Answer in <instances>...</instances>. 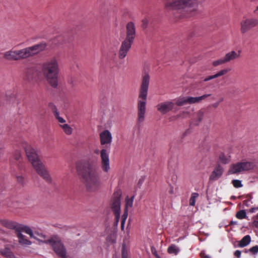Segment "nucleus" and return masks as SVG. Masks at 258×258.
Masks as SVG:
<instances>
[{
    "label": "nucleus",
    "instance_id": "f257e3e1",
    "mask_svg": "<svg viewBox=\"0 0 258 258\" xmlns=\"http://www.w3.org/2000/svg\"><path fill=\"white\" fill-rule=\"evenodd\" d=\"M150 77L148 74L143 75L139 90L137 104V122L140 124L145 119L146 103Z\"/></svg>",
    "mask_w": 258,
    "mask_h": 258
},
{
    "label": "nucleus",
    "instance_id": "f03ea898",
    "mask_svg": "<svg viewBox=\"0 0 258 258\" xmlns=\"http://www.w3.org/2000/svg\"><path fill=\"white\" fill-rule=\"evenodd\" d=\"M29 162L36 172L47 180L51 179L48 171L41 161L36 150L28 143L23 142L22 145Z\"/></svg>",
    "mask_w": 258,
    "mask_h": 258
},
{
    "label": "nucleus",
    "instance_id": "7ed1b4c3",
    "mask_svg": "<svg viewBox=\"0 0 258 258\" xmlns=\"http://www.w3.org/2000/svg\"><path fill=\"white\" fill-rule=\"evenodd\" d=\"M42 72L51 86L55 88L58 86L59 68L57 58L53 57L44 62L42 66Z\"/></svg>",
    "mask_w": 258,
    "mask_h": 258
},
{
    "label": "nucleus",
    "instance_id": "20e7f679",
    "mask_svg": "<svg viewBox=\"0 0 258 258\" xmlns=\"http://www.w3.org/2000/svg\"><path fill=\"white\" fill-rule=\"evenodd\" d=\"M203 0H165V8L168 10H184L189 11L197 10L199 4Z\"/></svg>",
    "mask_w": 258,
    "mask_h": 258
},
{
    "label": "nucleus",
    "instance_id": "39448f33",
    "mask_svg": "<svg viewBox=\"0 0 258 258\" xmlns=\"http://www.w3.org/2000/svg\"><path fill=\"white\" fill-rule=\"evenodd\" d=\"M87 189L90 191L99 189L102 186L100 174L98 169H89L83 176Z\"/></svg>",
    "mask_w": 258,
    "mask_h": 258
},
{
    "label": "nucleus",
    "instance_id": "423d86ee",
    "mask_svg": "<svg viewBox=\"0 0 258 258\" xmlns=\"http://www.w3.org/2000/svg\"><path fill=\"white\" fill-rule=\"evenodd\" d=\"M47 46L45 42H41L34 45L21 49H17L18 60L26 59L38 54L44 51Z\"/></svg>",
    "mask_w": 258,
    "mask_h": 258
},
{
    "label": "nucleus",
    "instance_id": "0eeeda50",
    "mask_svg": "<svg viewBox=\"0 0 258 258\" xmlns=\"http://www.w3.org/2000/svg\"><path fill=\"white\" fill-rule=\"evenodd\" d=\"M255 164L252 162L244 161L231 164L227 171V174H240L244 171L252 169Z\"/></svg>",
    "mask_w": 258,
    "mask_h": 258
},
{
    "label": "nucleus",
    "instance_id": "6e6552de",
    "mask_svg": "<svg viewBox=\"0 0 258 258\" xmlns=\"http://www.w3.org/2000/svg\"><path fill=\"white\" fill-rule=\"evenodd\" d=\"M48 242L51 245L55 253L61 258H66L67 256L66 249L61 239L56 236L52 237Z\"/></svg>",
    "mask_w": 258,
    "mask_h": 258
},
{
    "label": "nucleus",
    "instance_id": "1a4fd4ad",
    "mask_svg": "<svg viewBox=\"0 0 258 258\" xmlns=\"http://www.w3.org/2000/svg\"><path fill=\"white\" fill-rule=\"evenodd\" d=\"M258 25V19L256 18H244L240 22V31L244 35Z\"/></svg>",
    "mask_w": 258,
    "mask_h": 258
},
{
    "label": "nucleus",
    "instance_id": "9d476101",
    "mask_svg": "<svg viewBox=\"0 0 258 258\" xmlns=\"http://www.w3.org/2000/svg\"><path fill=\"white\" fill-rule=\"evenodd\" d=\"M100 167L105 173H108L111 170L109 152L105 149L100 151Z\"/></svg>",
    "mask_w": 258,
    "mask_h": 258
},
{
    "label": "nucleus",
    "instance_id": "9b49d317",
    "mask_svg": "<svg viewBox=\"0 0 258 258\" xmlns=\"http://www.w3.org/2000/svg\"><path fill=\"white\" fill-rule=\"evenodd\" d=\"M21 231L25 232L30 236L32 238L35 239L38 241H42V239L45 238V236L43 234L36 235L33 232L32 230L28 226L19 224L17 231Z\"/></svg>",
    "mask_w": 258,
    "mask_h": 258
},
{
    "label": "nucleus",
    "instance_id": "f8f14e48",
    "mask_svg": "<svg viewBox=\"0 0 258 258\" xmlns=\"http://www.w3.org/2000/svg\"><path fill=\"white\" fill-rule=\"evenodd\" d=\"M174 106V102L170 101L162 102L156 106L157 110L162 114H165L172 110Z\"/></svg>",
    "mask_w": 258,
    "mask_h": 258
},
{
    "label": "nucleus",
    "instance_id": "ddd939ff",
    "mask_svg": "<svg viewBox=\"0 0 258 258\" xmlns=\"http://www.w3.org/2000/svg\"><path fill=\"white\" fill-rule=\"evenodd\" d=\"M132 43L133 42L125 39L122 42L118 51V57L120 59H123L126 56Z\"/></svg>",
    "mask_w": 258,
    "mask_h": 258
},
{
    "label": "nucleus",
    "instance_id": "4468645a",
    "mask_svg": "<svg viewBox=\"0 0 258 258\" xmlns=\"http://www.w3.org/2000/svg\"><path fill=\"white\" fill-rule=\"evenodd\" d=\"M126 36L125 40L133 42L136 36V27L133 22H128L126 26Z\"/></svg>",
    "mask_w": 258,
    "mask_h": 258
},
{
    "label": "nucleus",
    "instance_id": "2eb2a0df",
    "mask_svg": "<svg viewBox=\"0 0 258 258\" xmlns=\"http://www.w3.org/2000/svg\"><path fill=\"white\" fill-rule=\"evenodd\" d=\"M100 143L103 145H110L112 141L111 133L108 130H105L100 134Z\"/></svg>",
    "mask_w": 258,
    "mask_h": 258
},
{
    "label": "nucleus",
    "instance_id": "dca6fc26",
    "mask_svg": "<svg viewBox=\"0 0 258 258\" xmlns=\"http://www.w3.org/2000/svg\"><path fill=\"white\" fill-rule=\"evenodd\" d=\"M240 56V51H230L225 54L223 57L226 63L239 58Z\"/></svg>",
    "mask_w": 258,
    "mask_h": 258
},
{
    "label": "nucleus",
    "instance_id": "f3484780",
    "mask_svg": "<svg viewBox=\"0 0 258 258\" xmlns=\"http://www.w3.org/2000/svg\"><path fill=\"white\" fill-rule=\"evenodd\" d=\"M224 168L221 166H217L212 171L210 180L214 181L218 180L223 174Z\"/></svg>",
    "mask_w": 258,
    "mask_h": 258
},
{
    "label": "nucleus",
    "instance_id": "a211bd4d",
    "mask_svg": "<svg viewBox=\"0 0 258 258\" xmlns=\"http://www.w3.org/2000/svg\"><path fill=\"white\" fill-rule=\"evenodd\" d=\"M211 95L210 94H205L199 97H187L188 104H195L200 103L202 100L206 99Z\"/></svg>",
    "mask_w": 258,
    "mask_h": 258
},
{
    "label": "nucleus",
    "instance_id": "6ab92c4d",
    "mask_svg": "<svg viewBox=\"0 0 258 258\" xmlns=\"http://www.w3.org/2000/svg\"><path fill=\"white\" fill-rule=\"evenodd\" d=\"M17 236L18 238V241L20 244L23 246H29L32 244L31 241H30L27 237L23 235L20 231H17Z\"/></svg>",
    "mask_w": 258,
    "mask_h": 258
},
{
    "label": "nucleus",
    "instance_id": "aec40b11",
    "mask_svg": "<svg viewBox=\"0 0 258 258\" xmlns=\"http://www.w3.org/2000/svg\"><path fill=\"white\" fill-rule=\"evenodd\" d=\"M0 223L2 225L7 228L9 229H14L16 230L18 229V227L19 224L15 221L9 220L7 219H1L0 220Z\"/></svg>",
    "mask_w": 258,
    "mask_h": 258
},
{
    "label": "nucleus",
    "instance_id": "412c9836",
    "mask_svg": "<svg viewBox=\"0 0 258 258\" xmlns=\"http://www.w3.org/2000/svg\"><path fill=\"white\" fill-rule=\"evenodd\" d=\"M4 58L9 60H18L17 49H11L5 52L3 54Z\"/></svg>",
    "mask_w": 258,
    "mask_h": 258
},
{
    "label": "nucleus",
    "instance_id": "4be33fe9",
    "mask_svg": "<svg viewBox=\"0 0 258 258\" xmlns=\"http://www.w3.org/2000/svg\"><path fill=\"white\" fill-rule=\"evenodd\" d=\"M231 156L229 153H221L219 156V160L224 164H228L231 161Z\"/></svg>",
    "mask_w": 258,
    "mask_h": 258
},
{
    "label": "nucleus",
    "instance_id": "5701e85b",
    "mask_svg": "<svg viewBox=\"0 0 258 258\" xmlns=\"http://www.w3.org/2000/svg\"><path fill=\"white\" fill-rule=\"evenodd\" d=\"M120 201L117 198L112 201L111 208L116 216H119L120 211Z\"/></svg>",
    "mask_w": 258,
    "mask_h": 258
},
{
    "label": "nucleus",
    "instance_id": "b1692460",
    "mask_svg": "<svg viewBox=\"0 0 258 258\" xmlns=\"http://www.w3.org/2000/svg\"><path fill=\"white\" fill-rule=\"evenodd\" d=\"M0 253L5 258H16L15 254L9 248L1 250Z\"/></svg>",
    "mask_w": 258,
    "mask_h": 258
},
{
    "label": "nucleus",
    "instance_id": "393cba45",
    "mask_svg": "<svg viewBox=\"0 0 258 258\" xmlns=\"http://www.w3.org/2000/svg\"><path fill=\"white\" fill-rule=\"evenodd\" d=\"M251 241V238L249 235H247L244 236L242 239L239 242L238 246L243 247L247 246Z\"/></svg>",
    "mask_w": 258,
    "mask_h": 258
},
{
    "label": "nucleus",
    "instance_id": "a878e982",
    "mask_svg": "<svg viewBox=\"0 0 258 258\" xmlns=\"http://www.w3.org/2000/svg\"><path fill=\"white\" fill-rule=\"evenodd\" d=\"M64 133L67 135H71L73 132V129L67 123L59 125Z\"/></svg>",
    "mask_w": 258,
    "mask_h": 258
},
{
    "label": "nucleus",
    "instance_id": "bb28decb",
    "mask_svg": "<svg viewBox=\"0 0 258 258\" xmlns=\"http://www.w3.org/2000/svg\"><path fill=\"white\" fill-rule=\"evenodd\" d=\"M167 251L170 254L176 255L180 251V248L177 246L172 244L168 248Z\"/></svg>",
    "mask_w": 258,
    "mask_h": 258
},
{
    "label": "nucleus",
    "instance_id": "cd10ccee",
    "mask_svg": "<svg viewBox=\"0 0 258 258\" xmlns=\"http://www.w3.org/2000/svg\"><path fill=\"white\" fill-rule=\"evenodd\" d=\"M175 104L178 106H182L186 104H188L187 97H182L177 99Z\"/></svg>",
    "mask_w": 258,
    "mask_h": 258
},
{
    "label": "nucleus",
    "instance_id": "c85d7f7f",
    "mask_svg": "<svg viewBox=\"0 0 258 258\" xmlns=\"http://www.w3.org/2000/svg\"><path fill=\"white\" fill-rule=\"evenodd\" d=\"M199 194L198 193H192L191 194V197L189 199V205L190 206H194L195 205L196 199L198 198Z\"/></svg>",
    "mask_w": 258,
    "mask_h": 258
},
{
    "label": "nucleus",
    "instance_id": "c756f323",
    "mask_svg": "<svg viewBox=\"0 0 258 258\" xmlns=\"http://www.w3.org/2000/svg\"><path fill=\"white\" fill-rule=\"evenodd\" d=\"M224 63H226V62L224 60V58L215 60L212 62V65L215 67L222 65Z\"/></svg>",
    "mask_w": 258,
    "mask_h": 258
},
{
    "label": "nucleus",
    "instance_id": "7c9ffc66",
    "mask_svg": "<svg viewBox=\"0 0 258 258\" xmlns=\"http://www.w3.org/2000/svg\"><path fill=\"white\" fill-rule=\"evenodd\" d=\"M229 71V70L228 69H224L223 70H220L218 72H217L216 74H215V76L216 78L219 77L220 76H223L225 74H226Z\"/></svg>",
    "mask_w": 258,
    "mask_h": 258
},
{
    "label": "nucleus",
    "instance_id": "2f4dec72",
    "mask_svg": "<svg viewBox=\"0 0 258 258\" xmlns=\"http://www.w3.org/2000/svg\"><path fill=\"white\" fill-rule=\"evenodd\" d=\"M232 183L234 187L235 188L241 187L243 185L241 183V181L238 179L233 180L232 181Z\"/></svg>",
    "mask_w": 258,
    "mask_h": 258
},
{
    "label": "nucleus",
    "instance_id": "473e14b6",
    "mask_svg": "<svg viewBox=\"0 0 258 258\" xmlns=\"http://www.w3.org/2000/svg\"><path fill=\"white\" fill-rule=\"evenodd\" d=\"M236 217L238 219H242L246 217V214L244 211L241 210L237 213Z\"/></svg>",
    "mask_w": 258,
    "mask_h": 258
},
{
    "label": "nucleus",
    "instance_id": "72a5a7b5",
    "mask_svg": "<svg viewBox=\"0 0 258 258\" xmlns=\"http://www.w3.org/2000/svg\"><path fill=\"white\" fill-rule=\"evenodd\" d=\"M134 202V197H131V198H126V208H131L133 206Z\"/></svg>",
    "mask_w": 258,
    "mask_h": 258
},
{
    "label": "nucleus",
    "instance_id": "f704fd0d",
    "mask_svg": "<svg viewBox=\"0 0 258 258\" xmlns=\"http://www.w3.org/2000/svg\"><path fill=\"white\" fill-rule=\"evenodd\" d=\"M14 158L16 160H19L21 157L22 155L20 151H16L13 155Z\"/></svg>",
    "mask_w": 258,
    "mask_h": 258
},
{
    "label": "nucleus",
    "instance_id": "c9c22d12",
    "mask_svg": "<svg viewBox=\"0 0 258 258\" xmlns=\"http://www.w3.org/2000/svg\"><path fill=\"white\" fill-rule=\"evenodd\" d=\"M55 116L57 120H58L59 122L60 123V124H66V120L63 119L62 117L59 116V114L58 113H56L55 114Z\"/></svg>",
    "mask_w": 258,
    "mask_h": 258
},
{
    "label": "nucleus",
    "instance_id": "e433bc0d",
    "mask_svg": "<svg viewBox=\"0 0 258 258\" xmlns=\"http://www.w3.org/2000/svg\"><path fill=\"white\" fill-rule=\"evenodd\" d=\"M249 251L253 254H256L258 252V246H253L249 249Z\"/></svg>",
    "mask_w": 258,
    "mask_h": 258
},
{
    "label": "nucleus",
    "instance_id": "4c0bfd02",
    "mask_svg": "<svg viewBox=\"0 0 258 258\" xmlns=\"http://www.w3.org/2000/svg\"><path fill=\"white\" fill-rule=\"evenodd\" d=\"M126 217H127V215H125V214H124L122 216V221H121V228L122 230L124 229L125 222Z\"/></svg>",
    "mask_w": 258,
    "mask_h": 258
},
{
    "label": "nucleus",
    "instance_id": "58836bf2",
    "mask_svg": "<svg viewBox=\"0 0 258 258\" xmlns=\"http://www.w3.org/2000/svg\"><path fill=\"white\" fill-rule=\"evenodd\" d=\"M204 113L203 111H199L197 113V116L199 121H201L204 116Z\"/></svg>",
    "mask_w": 258,
    "mask_h": 258
},
{
    "label": "nucleus",
    "instance_id": "ea45409f",
    "mask_svg": "<svg viewBox=\"0 0 258 258\" xmlns=\"http://www.w3.org/2000/svg\"><path fill=\"white\" fill-rule=\"evenodd\" d=\"M215 78H216V77L215 76V75L210 76L204 79V81L207 82V81H210L211 80H212V79H215Z\"/></svg>",
    "mask_w": 258,
    "mask_h": 258
},
{
    "label": "nucleus",
    "instance_id": "a19ab883",
    "mask_svg": "<svg viewBox=\"0 0 258 258\" xmlns=\"http://www.w3.org/2000/svg\"><path fill=\"white\" fill-rule=\"evenodd\" d=\"M234 255L238 258H239L241 256V251L239 250H237L234 252Z\"/></svg>",
    "mask_w": 258,
    "mask_h": 258
},
{
    "label": "nucleus",
    "instance_id": "79ce46f5",
    "mask_svg": "<svg viewBox=\"0 0 258 258\" xmlns=\"http://www.w3.org/2000/svg\"><path fill=\"white\" fill-rule=\"evenodd\" d=\"M17 178L19 182H23L24 181V177L22 176H18Z\"/></svg>",
    "mask_w": 258,
    "mask_h": 258
},
{
    "label": "nucleus",
    "instance_id": "37998d69",
    "mask_svg": "<svg viewBox=\"0 0 258 258\" xmlns=\"http://www.w3.org/2000/svg\"><path fill=\"white\" fill-rule=\"evenodd\" d=\"M142 23L144 27H146L148 24V20L146 19H143L142 20Z\"/></svg>",
    "mask_w": 258,
    "mask_h": 258
},
{
    "label": "nucleus",
    "instance_id": "c03bdc74",
    "mask_svg": "<svg viewBox=\"0 0 258 258\" xmlns=\"http://www.w3.org/2000/svg\"><path fill=\"white\" fill-rule=\"evenodd\" d=\"M219 102H217L212 104V106L214 108H217L219 106Z\"/></svg>",
    "mask_w": 258,
    "mask_h": 258
},
{
    "label": "nucleus",
    "instance_id": "a18cd8bd",
    "mask_svg": "<svg viewBox=\"0 0 258 258\" xmlns=\"http://www.w3.org/2000/svg\"><path fill=\"white\" fill-rule=\"evenodd\" d=\"M258 210V207L256 208L252 209L251 210V212H254V210Z\"/></svg>",
    "mask_w": 258,
    "mask_h": 258
},
{
    "label": "nucleus",
    "instance_id": "49530a36",
    "mask_svg": "<svg viewBox=\"0 0 258 258\" xmlns=\"http://www.w3.org/2000/svg\"><path fill=\"white\" fill-rule=\"evenodd\" d=\"M257 11H258V6L256 7L255 10L254 11V12L256 13Z\"/></svg>",
    "mask_w": 258,
    "mask_h": 258
},
{
    "label": "nucleus",
    "instance_id": "de8ad7c7",
    "mask_svg": "<svg viewBox=\"0 0 258 258\" xmlns=\"http://www.w3.org/2000/svg\"><path fill=\"white\" fill-rule=\"evenodd\" d=\"M203 258H210L209 255H204Z\"/></svg>",
    "mask_w": 258,
    "mask_h": 258
},
{
    "label": "nucleus",
    "instance_id": "09e8293b",
    "mask_svg": "<svg viewBox=\"0 0 258 258\" xmlns=\"http://www.w3.org/2000/svg\"><path fill=\"white\" fill-rule=\"evenodd\" d=\"M182 114H186L188 115L189 114V113L188 112H183Z\"/></svg>",
    "mask_w": 258,
    "mask_h": 258
},
{
    "label": "nucleus",
    "instance_id": "8fccbe9b",
    "mask_svg": "<svg viewBox=\"0 0 258 258\" xmlns=\"http://www.w3.org/2000/svg\"><path fill=\"white\" fill-rule=\"evenodd\" d=\"M231 223L234 224H236V222H231Z\"/></svg>",
    "mask_w": 258,
    "mask_h": 258
},
{
    "label": "nucleus",
    "instance_id": "3c124183",
    "mask_svg": "<svg viewBox=\"0 0 258 258\" xmlns=\"http://www.w3.org/2000/svg\"><path fill=\"white\" fill-rule=\"evenodd\" d=\"M223 99H221L220 100V101H223Z\"/></svg>",
    "mask_w": 258,
    "mask_h": 258
},
{
    "label": "nucleus",
    "instance_id": "603ef678",
    "mask_svg": "<svg viewBox=\"0 0 258 258\" xmlns=\"http://www.w3.org/2000/svg\"><path fill=\"white\" fill-rule=\"evenodd\" d=\"M257 218H258V215H257Z\"/></svg>",
    "mask_w": 258,
    "mask_h": 258
}]
</instances>
